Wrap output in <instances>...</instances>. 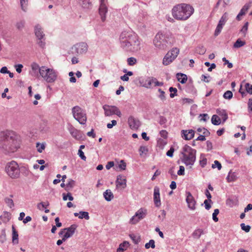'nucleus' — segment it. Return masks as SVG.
I'll list each match as a JSON object with an SVG mask.
<instances>
[{"instance_id":"obj_1","label":"nucleus","mask_w":252,"mask_h":252,"mask_svg":"<svg viewBox=\"0 0 252 252\" xmlns=\"http://www.w3.org/2000/svg\"><path fill=\"white\" fill-rule=\"evenodd\" d=\"M119 40L121 47L126 51L136 52L141 48L137 35L131 32H123Z\"/></svg>"},{"instance_id":"obj_2","label":"nucleus","mask_w":252,"mask_h":252,"mask_svg":"<svg viewBox=\"0 0 252 252\" xmlns=\"http://www.w3.org/2000/svg\"><path fill=\"white\" fill-rule=\"evenodd\" d=\"M18 148L17 141L9 132L0 133V149L5 154L14 153Z\"/></svg>"},{"instance_id":"obj_3","label":"nucleus","mask_w":252,"mask_h":252,"mask_svg":"<svg viewBox=\"0 0 252 252\" xmlns=\"http://www.w3.org/2000/svg\"><path fill=\"white\" fill-rule=\"evenodd\" d=\"M194 12L193 8L189 4L181 3L174 6L172 13L173 17L178 20L185 21L189 19Z\"/></svg>"},{"instance_id":"obj_4","label":"nucleus","mask_w":252,"mask_h":252,"mask_svg":"<svg viewBox=\"0 0 252 252\" xmlns=\"http://www.w3.org/2000/svg\"><path fill=\"white\" fill-rule=\"evenodd\" d=\"M153 43L156 48L160 50H165L172 45L171 37L159 32L156 35Z\"/></svg>"},{"instance_id":"obj_5","label":"nucleus","mask_w":252,"mask_h":252,"mask_svg":"<svg viewBox=\"0 0 252 252\" xmlns=\"http://www.w3.org/2000/svg\"><path fill=\"white\" fill-rule=\"evenodd\" d=\"M181 154L183 156L182 161L186 166H192L196 160V150L188 145H185L182 149Z\"/></svg>"},{"instance_id":"obj_6","label":"nucleus","mask_w":252,"mask_h":252,"mask_svg":"<svg viewBox=\"0 0 252 252\" xmlns=\"http://www.w3.org/2000/svg\"><path fill=\"white\" fill-rule=\"evenodd\" d=\"M5 171L12 179L18 178L20 176V169L17 163L14 161L8 162L5 166Z\"/></svg>"},{"instance_id":"obj_7","label":"nucleus","mask_w":252,"mask_h":252,"mask_svg":"<svg viewBox=\"0 0 252 252\" xmlns=\"http://www.w3.org/2000/svg\"><path fill=\"white\" fill-rule=\"evenodd\" d=\"M74 118L81 125H85L87 121V116L84 110L78 106L72 108Z\"/></svg>"},{"instance_id":"obj_8","label":"nucleus","mask_w":252,"mask_h":252,"mask_svg":"<svg viewBox=\"0 0 252 252\" xmlns=\"http://www.w3.org/2000/svg\"><path fill=\"white\" fill-rule=\"evenodd\" d=\"M41 70V77L48 83L54 82L56 80L57 74L53 69L48 68L46 66H42Z\"/></svg>"},{"instance_id":"obj_9","label":"nucleus","mask_w":252,"mask_h":252,"mask_svg":"<svg viewBox=\"0 0 252 252\" xmlns=\"http://www.w3.org/2000/svg\"><path fill=\"white\" fill-rule=\"evenodd\" d=\"M34 33L37 38V44L42 48L45 46L44 34L40 25L37 24L34 27Z\"/></svg>"},{"instance_id":"obj_10","label":"nucleus","mask_w":252,"mask_h":252,"mask_svg":"<svg viewBox=\"0 0 252 252\" xmlns=\"http://www.w3.org/2000/svg\"><path fill=\"white\" fill-rule=\"evenodd\" d=\"M88 50V45L85 42H81L74 45L71 48L72 54H81L86 53Z\"/></svg>"},{"instance_id":"obj_11","label":"nucleus","mask_w":252,"mask_h":252,"mask_svg":"<svg viewBox=\"0 0 252 252\" xmlns=\"http://www.w3.org/2000/svg\"><path fill=\"white\" fill-rule=\"evenodd\" d=\"M228 13L227 12H225L220 19L215 31L214 35L215 36H218L220 33L223 26L225 25L226 22L228 20Z\"/></svg>"},{"instance_id":"obj_12","label":"nucleus","mask_w":252,"mask_h":252,"mask_svg":"<svg viewBox=\"0 0 252 252\" xmlns=\"http://www.w3.org/2000/svg\"><path fill=\"white\" fill-rule=\"evenodd\" d=\"M146 214V210L143 211V209H140L130 219V222L132 224H135L139 221V220L144 218Z\"/></svg>"},{"instance_id":"obj_13","label":"nucleus","mask_w":252,"mask_h":252,"mask_svg":"<svg viewBox=\"0 0 252 252\" xmlns=\"http://www.w3.org/2000/svg\"><path fill=\"white\" fill-rule=\"evenodd\" d=\"M32 70L30 73L33 77L38 78L39 75L41 76V69L42 66L39 67V65L36 63H32L31 64Z\"/></svg>"},{"instance_id":"obj_14","label":"nucleus","mask_w":252,"mask_h":252,"mask_svg":"<svg viewBox=\"0 0 252 252\" xmlns=\"http://www.w3.org/2000/svg\"><path fill=\"white\" fill-rule=\"evenodd\" d=\"M127 122L129 127L132 130L138 129L141 126L140 121L138 119L135 118L132 116H130L128 117Z\"/></svg>"},{"instance_id":"obj_15","label":"nucleus","mask_w":252,"mask_h":252,"mask_svg":"<svg viewBox=\"0 0 252 252\" xmlns=\"http://www.w3.org/2000/svg\"><path fill=\"white\" fill-rule=\"evenodd\" d=\"M107 11L108 8L105 3V0H100L99 14L102 22H104L106 20L105 15L107 13Z\"/></svg>"},{"instance_id":"obj_16","label":"nucleus","mask_w":252,"mask_h":252,"mask_svg":"<svg viewBox=\"0 0 252 252\" xmlns=\"http://www.w3.org/2000/svg\"><path fill=\"white\" fill-rule=\"evenodd\" d=\"M187 194L186 201L188 203V207L191 210H195L196 201L190 192H187Z\"/></svg>"},{"instance_id":"obj_17","label":"nucleus","mask_w":252,"mask_h":252,"mask_svg":"<svg viewBox=\"0 0 252 252\" xmlns=\"http://www.w3.org/2000/svg\"><path fill=\"white\" fill-rule=\"evenodd\" d=\"M70 133L73 137L78 140H83L85 137L82 131L75 128H71Z\"/></svg>"},{"instance_id":"obj_18","label":"nucleus","mask_w":252,"mask_h":252,"mask_svg":"<svg viewBox=\"0 0 252 252\" xmlns=\"http://www.w3.org/2000/svg\"><path fill=\"white\" fill-rule=\"evenodd\" d=\"M154 202L155 206L158 207L161 205L160 199V193H159V188L156 186L154 188Z\"/></svg>"},{"instance_id":"obj_19","label":"nucleus","mask_w":252,"mask_h":252,"mask_svg":"<svg viewBox=\"0 0 252 252\" xmlns=\"http://www.w3.org/2000/svg\"><path fill=\"white\" fill-rule=\"evenodd\" d=\"M77 228L76 224H72L70 227L66 228H64V230H67V232L64 234L63 236V241H66V240L71 237L75 232V230Z\"/></svg>"},{"instance_id":"obj_20","label":"nucleus","mask_w":252,"mask_h":252,"mask_svg":"<svg viewBox=\"0 0 252 252\" xmlns=\"http://www.w3.org/2000/svg\"><path fill=\"white\" fill-rule=\"evenodd\" d=\"M116 106L104 105L103 106V109L104 110L105 115L106 116H110L114 115Z\"/></svg>"},{"instance_id":"obj_21","label":"nucleus","mask_w":252,"mask_h":252,"mask_svg":"<svg viewBox=\"0 0 252 252\" xmlns=\"http://www.w3.org/2000/svg\"><path fill=\"white\" fill-rule=\"evenodd\" d=\"M182 137L185 140H190L194 136V131L192 129L182 130L181 131Z\"/></svg>"},{"instance_id":"obj_22","label":"nucleus","mask_w":252,"mask_h":252,"mask_svg":"<svg viewBox=\"0 0 252 252\" xmlns=\"http://www.w3.org/2000/svg\"><path fill=\"white\" fill-rule=\"evenodd\" d=\"M126 178H123L122 176L119 175L117 176V180L116 181V187L117 188L122 187V189L126 188Z\"/></svg>"},{"instance_id":"obj_23","label":"nucleus","mask_w":252,"mask_h":252,"mask_svg":"<svg viewBox=\"0 0 252 252\" xmlns=\"http://www.w3.org/2000/svg\"><path fill=\"white\" fill-rule=\"evenodd\" d=\"M171 55H173L172 53H167L163 59L162 63L164 65H167L172 63L175 59V57L172 56Z\"/></svg>"},{"instance_id":"obj_24","label":"nucleus","mask_w":252,"mask_h":252,"mask_svg":"<svg viewBox=\"0 0 252 252\" xmlns=\"http://www.w3.org/2000/svg\"><path fill=\"white\" fill-rule=\"evenodd\" d=\"M177 78L178 81L181 84H185L188 79L187 76L182 73H178L176 74Z\"/></svg>"},{"instance_id":"obj_25","label":"nucleus","mask_w":252,"mask_h":252,"mask_svg":"<svg viewBox=\"0 0 252 252\" xmlns=\"http://www.w3.org/2000/svg\"><path fill=\"white\" fill-rule=\"evenodd\" d=\"M12 243L14 244H17L18 243V234L14 226H12Z\"/></svg>"},{"instance_id":"obj_26","label":"nucleus","mask_w":252,"mask_h":252,"mask_svg":"<svg viewBox=\"0 0 252 252\" xmlns=\"http://www.w3.org/2000/svg\"><path fill=\"white\" fill-rule=\"evenodd\" d=\"M217 114L221 117L222 119V123H224L228 119V115L224 110L217 109Z\"/></svg>"},{"instance_id":"obj_27","label":"nucleus","mask_w":252,"mask_h":252,"mask_svg":"<svg viewBox=\"0 0 252 252\" xmlns=\"http://www.w3.org/2000/svg\"><path fill=\"white\" fill-rule=\"evenodd\" d=\"M103 196L105 200L107 201H111L114 197L113 193L110 189H107L104 192Z\"/></svg>"},{"instance_id":"obj_28","label":"nucleus","mask_w":252,"mask_h":252,"mask_svg":"<svg viewBox=\"0 0 252 252\" xmlns=\"http://www.w3.org/2000/svg\"><path fill=\"white\" fill-rule=\"evenodd\" d=\"M75 185V181L71 179L68 180V183L66 184V187L65 190L66 191H69Z\"/></svg>"},{"instance_id":"obj_29","label":"nucleus","mask_w":252,"mask_h":252,"mask_svg":"<svg viewBox=\"0 0 252 252\" xmlns=\"http://www.w3.org/2000/svg\"><path fill=\"white\" fill-rule=\"evenodd\" d=\"M237 179V176L235 172H232L230 170L226 177V180L228 182H231L235 181Z\"/></svg>"},{"instance_id":"obj_30","label":"nucleus","mask_w":252,"mask_h":252,"mask_svg":"<svg viewBox=\"0 0 252 252\" xmlns=\"http://www.w3.org/2000/svg\"><path fill=\"white\" fill-rule=\"evenodd\" d=\"M212 123L215 126H218L221 123V120L217 115H213L211 119Z\"/></svg>"},{"instance_id":"obj_31","label":"nucleus","mask_w":252,"mask_h":252,"mask_svg":"<svg viewBox=\"0 0 252 252\" xmlns=\"http://www.w3.org/2000/svg\"><path fill=\"white\" fill-rule=\"evenodd\" d=\"M246 44L245 41H242L240 38H238L233 44V48H239Z\"/></svg>"},{"instance_id":"obj_32","label":"nucleus","mask_w":252,"mask_h":252,"mask_svg":"<svg viewBox=\"0 0 252 252\" xmlns=\"http://www.w3.org/2000/svg\"><path fill=\"white\" fill-rule=\"evenodd\" d=\"M129 243L127 241H124L123 243L121 244L119 248L117 249V252H123L126 249L125 248L128 247Z\"/></svg>"},{"instance_id":"obj_33","label":"nucleus","mask_w":252,"mask_h":252,"mask_svg":"<svg viewBox=\"0 0 252 252\" xmlns=\"http://www.w3.org/2000/svg\"><path fill=\"white\" fill-rule=\"evenodd\" d=\"M79 3L84 8H89L91 5L89 0H80Z\"/></svg>"},{"instance_id":"obj_34","label":"nucleus","mask_w":252,"mask_h":252,"mask_svg":"<svg viewBox=\"0 0 252 252\" xmlns=\"http://www.w3.org/2000/svg\"><path fill=\"white\" fill-rule=\"evenodd\" d=\"M80 215L79 216V218L82 219L84 218L86 220H88L90 219V216L89 215V213L85 211H80L79 212Z\"/></svg>"},{"instance_id":"obj_35","label":"nucleus","mask_w":252,"mask_h":252,"mask_svg":"<svg viewBox=\"0 0 252 252\" xmlns=\"http://www.w3.org/2000/svg\"><path fill=\"white\" fill-rule=\"evenodd\" d=\"M203 232V230L201 229H196L193 232L192 236L195 238L199 239Z\"/></svg>"},{"instance_id":"obj_36","label":"nucleus","mask_w":252,"mask_h":252,"mask_svg":"<svg viewBox=\"0 0 252 252\" xmlns=\"http://www.w3.org/2000/svg\"><path fill=\"white\" fill-rule=\"evenodd\" d=\"M130 238L132 239L133 243L135 244H138V243L140 241V237L137 236L133 234H129Z\"/></svg>"},{"instance_id":"obj_37","label":"nucleus","mask_w":252,"mask_h":252,"mask_svg":"<svg viewBox=\"0 0 252 252\" xmlns=\"http://www.w3.org/2000/svg\"><path fill=\"white\" fill-rule=\"evenodd\" d=\"M251 2H249L246 3L242 8L241 9L240 12H242L243 14L245 15L250 7H251Z\"/></svg>"},{"instance_id":"obj_38","label":"nucleus","mask_w":252,"mask_h":252,"mask_svg":"<svg viewBox=\"0 0 252 252\" xmlns=\"http://www.w3.org/2000/svg\"><path fill=\"white\" fill-rule=\"evenodd\" d=\"M139 154L142 156L143 154L146 155L148 152V149L146 146H141L139 149Z\"/></svg>"},{"instance_id":"obj_39","label":"nucleus","mask_w":252,"mask_h":252,"mask_svg":"<svg viewBox=\"0 0 252 252\" xmlns=\"http://www.w3.org/2000/svg\"><path fill=\"white\" fill-rule=\"evenodd\" d=\"M169 91L171 93L170 94V97L173 98L174 96L177 95V89L176 88L171 87L169 88Z\"/></svg>"},{"instance_id":"obj_40","label":"nucleus","mask_w":252,"mask_h":252,"mask_svg":"<svg viewBox=\"0 0 252 252\" xmlns=\"http://www.w3.org/2000/svg\"><path fill=\"white\" fill-rule=\"evenodd\" d=\"M145 248L148 249L150 247L154 249L155 248V241L154 240H150L149 243H147L145 245Z\"/></svg>"},{"instance_id":"obj_41","label":"nucleus","mask_w":252,"mask_h":252,"mask_svg":"<svg viewBox=\"0 0 252 252\" xmlns=\"http://www.w3.org/2000/svg\"><path fill=\"white\" fill-rule=\"evenodd\" d=\"M220 211L218 209H215L214 213L212 215V219L215 222H218L219 219L217 217V215L219 214Z\"/></svg>"},{"instance_id":"obj_42","label":"nucleus","mask_w":252,"mask_h":252,"mask_svg":"<svg viewBox=\"0 0 252 252\" xmlns=\"http://www.w3.org/2000/svg\"><path fill=\"white\" fill-rule=\"evenodd\" d=\"M223 96L225 99H230L233 96V94L231 91H227L224 93Z\"/></svg>"},{"instance_id":"obj_43","label":"nucleus","mask_w":252,"mask_h":252,"mask_svg":"<svg viewBox=\"0 0 252 252\" xmlns=\"http://www.w3.org/2000/svg\"><path fill=\"white\" fill-rule=\"evenodd\" d=\"M127 62L129 65L132 66L136 63L137 60L136 58L134 57H130L127 59Z\"/></svg>"},{"instance_id":"obj_44","label":"nucleus","mask_w":252,"mask_h":252,"mask_svg":"<svg viewBox=\"0 0 252 252\" xmlns=\"http://www.w3.org/2000/svg\"><path fill=\"white\" fill-rule=\"evenodd\" d=\"M249 26V22H247L245 23L244 25L242 27V29L240 30V32H243L244 33V36H245L247 33V32L248 31Z\"/></svg>"},{"instance_id":"obj_45","label":"nucleus","mask_w":252,"mask_h":252,"mask_svg":"<svg viewBox=\"0 0 252 252\" xmlns=\"http://www.w3.org/2000/svg\"><path fill=\"white\" fill-rule=\"evenodd\" d=\"M36 147L37 148V151L40 153H42L43 150L45 148V145L43 143L40 144L38 142L36 143Z\"/></svg>"},{"instance_id":"obj_46","label":"nucleus","mask_w":252,"mask_h":252,"mask_svg":"<svg viewBox=\"0 0 252 252\" xmlns=\"http://www.w3.org/2000/svg\"><path fill=\"white\" fill-rule=\"evenodd\" d=\"M28 4V0H20V4L22 9L24 11H26V6Z\"/></svg>"},{"instance_id":"obj_47","label":"nucleus","mask_w":252,"mask_h":252,"mask_svg":"<svg viewBox=\"0 0 252 252\" xmlns=\"http://www.w3.org/2000/svg\"><path fill=\"white\" fill-rule=\"evenodd\" d=\"M4 200L5 202L10 208L14 207V204L12 199L9 198H5Z\"/></svg>"},{"instance_id":"obj_48","label":"nucleus","mask_w":252,"mask_h":252,"mask_svg":"<svg viewBox=\"0 0 252 252\" xmlns=\"http://www.w3.org/2000/svg\"><path fill=\"white\" fill-rule=\"evenodd\" d=\"M245 87L247 93L252 94V85L249 83H247L245 84Z\"/></svg>"},{"instance_id":"obj_49","label":"nucleus","mask_w":252,"mask_h":252,"mask_svg":"<svg viewBox=\"0 0 252 252\" xmlns=\"http://www.w3.org/2000/svg\"><path fill=\"white\" fill-rule=\"evenodd\" d=\"M168 53H172L173 55H171L172 56H175V59L177 57L179 53V49L177 48H173L170 51H169Z\"/></svg>"},{"instance_id":"obj_50","label":"nucleus","mask_w":252,"mask_h":252,"mask_svg":"<svg viewBox=\"0 0 252 252\" xmlns=\"http://www.w3.org/2000/svg\"><path fill=\"white\" fill-rule=\"evenodd\" d=\"M241 229L246 232H249L251 229V226L249 225H246L245 223H242L240 224Z\"/></svg>"},{"instance_id":"obj_51","label":"nucleus","mask_w":252,"mask_h":252,"mask_svg":"<svg viewBox=\"0 0 252 252\" xmlns=\"http://www.w3.org/2000/svg\"><path fill=\"white\" fill-rule=\"evenodd\" d=\"M6 239L5 231L4 230H2L0 235V242L3 243L6 241Z\"/></svg>"},{"instance_id":"obj_52","label":"nucleus","mask_w":252,"mask_h":252,"mask_svg":"<svg viewBox=\"0 0 252 252\" xmlns=\"http://www.w3.org/2000/svg\"><path fill=\"white\" fill-rule=\"evenodd\" d=\"M168 173L171 176L172 179H176L177 178V175L174 172L173 167L169 170Z\"/></svg>"},{"instance_id":"obj_53","label":"nucleus","mask_w":252,"mask_h":252,"mask_svg":"<svg viewBox=\"0 0 252 252\" xmlns=\"http://www.w3.org/2000/svg\"><path fill=\"white\" fill-rule=\"evenodd\" d=\"M154 78H152V79H149L146 80L145 84H144V86L146 88H150L152 83H154V81L153 79Z\"/></svg>"},{"instance_id":"obj_54","label":"nucleus","mask_w":252,"mask_h":252,"mask_svg":"<svg viewBox=\"0 0 252 252\" xmlns=\"http://www.w3.org/2000/svg\"><path fill=\"white\" fill-rule=\"evenodd\" d=\"M25 26V22L24 21H21L16 24V28L19 30H22Z\"/></svg>"},{"instance_id":"obj_55","label":"nucleus","mask_w":252,"mask_h":252,"mask_svg":"<svg viewBox=\"0 0 252 252\" xmlns=\"http://www.w3.org/2000/svg\"><path fill=\"white\" fill-rule=\"evenodd\" d=\"M212 167L213 168H215L216 167H217L218 170H220L221 168V165L219 161L215 160L214 164H212Z\"/></svg>"},{"instance_id":"obj_56","label":"nucleus","mask_w":252,"mask_h":252,"mask_svg":"<svg viewBox=\"0 0 252 252\" xmlns=\"http://www.w3.org/2000/svg\"><path fill=\"white\" fill-rule=\"evenodd\" d=\"M222 61L224 63V64L225 65V64H227V67L229 68H231L233 67V64L232 63H229V62L225 58V57H223L222 59Z\"/></svg>"},{"instance_id":"obj_57","label":"nucleus","mask_w":252,"mask_h":252,"mask_svg":"<svg viewBox=\"0 0 252 252\" xmlns=\"http://www.w3.org/2000/svg\"><path fill=\"white\" fill-rule=\"evenodd\" d=\"M158 92L160 93V95H159V97L162 100L164 101L165 100L166 97L165 96V92L162 91L161 89H159L158 90Z\"/></svg>"},{"instance_id":"obj_58","label":"nucleus","mask_w":252,"mask_h":252,"mask_svg":"<svg viewBox=\"0 0 252 252\" xmlns=\"http://www.w3.org/2000/svg\"><path fill=\"white\" fill-rule=\"evenodd\" d=\"M207 158L205 157H203V158L199 161L200 166L202 167H204L207 164Z\"/></svg>"},{"instance_id":"obj_59","label":"nucleus","mask_w":252,"mask_h":252,"mask_svg":"<svg viewBox=\"0 0 252 252\" xmlns=\"http://www.w3.org/2000/svg\"><path fill=\"white\" fill-rule=\"evenodd\" d=\"M174 152V148L173 147H171L170 148V149L166 153L167 156L172 158L173 156Z\"/></svg>"},{"instance_id":"obj_60","label":"nucleus","mask_w":252,"mask_h":252,"mask_svg":"<svg viewBox=\"0 0 252 252\" xmlns=\"http://www.w3.org/2000/svg\"><path fill=\"white\" fill-rule=\"evenodd\" d=\"M78 155H79V156L80 157V158L83 160H86V156L84 155V152L82 151V150L81 149H79L78 150Z\"/></svg>"},{"instance_id":"obj_61","label":"nucleus","mask_w":252,"mask_h":252,"mask_svg":"<svg viewBox=\"0 0 252 252\" xmlns=\"http://www.w3.org/2000/svg\"><path fill=\"white\" fill-rule=\"evenodd\" d=\"M177 174L178 175H184L185 174V168L183 166H180L179 170L178 171Z\"/></svg>"},{"instance_id":"obj_62","label":"nucleus","mask_w":252,"mask_h":252,"mask_svg":"<svg viewBox=\"0 0 252 252\" xmlns=\"http://www.w3.org/2000/svg\"><path fill=\"white\" fill-rule=\"evenodd\" d=\"M119 167L123 170H124L126 168V163L123 160H121L120 164L119 165Z\"/></svg>"},{"instance_id":"obj_63","label":"nucleus","mask_w":252,"mask_h":252,"mask_svg":"<svg viewBox=\"0 0 252 252\" xmlns=\"http://www.w3.org/2000/svg\"><path fill=\"white\" fill-rule=\"evenodd\" d=\"M167 122V119L165 117L160 116L159 117V123L160 125L165 124Z\"/></svg>"},{"instance_id":"obj_64","label":"nucleus","mask_w":252,"mask_h":252,"mask_svg":"<svg viewBox=\"0 0 252 252\" xmlns=\"http://www.w3.org/2000/svg\"><path fill=\"white\" fill-rule=\"evenodd\" d=\"M248 109L249 112H252V98H250L248 102Z\"/></svg>"}]
</instances>
